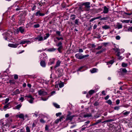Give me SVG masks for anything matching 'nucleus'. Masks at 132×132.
I'll return each mask as SVG.
<instances>
[{
  "mask_svg": "<svg viewBox=\"0 0 132 132\" xmlns=\"http://www.w3.org/2000/svg\"><path fill=\"white\" fill-rule=\"evenodd\" d=\"M3 35L4 36V37L5 39L6 40L8 37L10 38L12 36L13 33L11 31H8L7 32H5Z\"/></svg>",
  "mask_w": 132,
  "mask_h": 132,
  "instance_id": "f257e3e1",
  "label": "nucleus"
},
{
  "mask_svg": "<svg viewBox=\"0 0 132 132\" xmlns=\"http://www.w3.org/2000/svg\"><path fill=\"white\" fill-rule=\"evenodd\" d=\"M89 56V55L88 54L83 55L82 54H80L79 53L75 55V56L76 58L80 60L87 57Z\"/></svg>",
  "mask_w": 132,
  "mask_h": 132,
  "instance_id": "f03ea898",
  "label": "nucleus"
},
{
  "mask_svg": "<svg viewBox=\"0 0 132 132\" xmlns=\"http://www.w3.org/2000/svg\"><path fill=\"white\" fill-rule=\"evenodd\" d=\"M71 113L70 112H68V114L67 115L65 121H71L73 119V118L75 117L74 115H71Z\"/></svg>",
  "mask_w": 132,
  "mask_h": 132,
  "instance_id": "7ed1b4c3",
  "label": "nucleus"
},
{
  "mask_svg": "<svg viewBox=\"0 0 132 132\" xmlns=\"http://www.w3.org/2000/svg\"><path fill=\"white\" fill-rule=\"evenodd\" d=\"M38 94L40 96H45L47 94V92L45 91L43 89L38 90Z\"/></svg>",
  "mask_w": 132,
  "mask_h": 132,
  "instance_id": "20e7f679",
  "label": "nucleus"
},
{
  "mask_svg": "<svg viewBox=\"0 0 132 132\" xmlns=\"http://www.w3.org/2000/svg\"><path fill=\"white\" fill-rule=\"evenodd\" d=\"M90 3L89 2H86L84 3L82 5H84L85 6V7L86 11H89L90 9Z\"/></svg>",
  "mask_w": 132,
  "mask_h": 132,
  "instance_id": "39448f33",
  "label": "nucleus"
},
{
  "mask_svg": "<svg viewBox=\"0 0 132 132\" xmlns=\"http://www.w3.org/2000/svg\"><path fill=\"white\" fill-rule=\"evenodd\" d=\"M35 39L38 40L39 42L44 40L43 36L41 35L38 36L37 37L35 38Z\"/></svg>",
  "mask_w": 132,
  "mask_h": 132,
  "instance_id": "423d86ee",
  "label": "nucleus"
},
{
  "mask_svg": "<svg viewBox=\"0 0 132 132\" xmlns=\"http://www.w3.org/2000/svg\"><path fill=\"white\" fill-rule=\"evenodd\" d=\"M19 44H9L8 45V46L11 47L15 48L18 46Z\"/></svg>",
  "mask_w": 132,
  "mask_h": 132,
  "instance_id": "0eeeda50",
  "label": "nucleus"
},
{
  "mask_svg": "<svg viewBox=\"0 0 132 132\" xmlns=\"http://www.w3.org/2000/svg\"><path fill=\"white\" fill-rule=\"evenodd\" d=\"M20 92L18 89H17L16 90L13 92L12 95H15L17 94H20Z\"/></svg>",
  "mask_w": 132,
  "mask_h": 132,
  "instance_id": "6e6552de",
  "label": "nucleus"
},
{
  "mask_svg": "<svg viewBox=\"0 0 132 132\" xmlns=\"http://www.w3.org/2000/svg\"><path fill=\"white\" fill-rule=\"evenodd\" d=\"M109 11V9L106 6H105L104 7L103 12L101 13H103L105 14L107 13Z\"/></svg>",
  "mask_w": 132,
  "mask_h": 132,
  "instance_id": "1a4fd4ad",
  "label": "nucleus"
},
{
  "mask_svg": "<svg viewBox=\"0 0 132 132\" xmlns=\"http://www.w3.org/2000/svg\"><path fill=\"white\" fill-rule=\"evenodd\" d=\"M45 15V14L41 13L40 12V11H38L35 14L36 16L39 15L40 16H43Z\"/></svg>",
  "mask_w": 132,
  "mask_h": 132,
  "instance_id": "9d476101",
  "label": "nucleus"
},
{
  "mask_svg": "<svg viewBox=\"0 0 132 132\" xmlns=\"http://www.w3.org/2000/svg\"><path fill=\"white\" fill-rule=\"evenodd\" d=\"M18 30L21 33H23L24 32V29L23 27H21L18 28Z\"/></svg>",
  "mask_w": 132,
  "mask_h": 132,
  "instance_id": "9b49d317",
  "label": "nucleus"
},
{
  "mask_svg": "<svg viewBox=\"0 0 132 132\" xmlns=\"http://www.w3.org/2000/svg\"><path fill=\"white\" fill-rule=\"evenodd\" d=\"M17 116L20 119H22L24 120L25 119L24 115L23 114L21 113L18 115Z\"/></svg>",
  "mask_w": 132,
  "mask_h": 132,
  "instance_id": "f8f14e48",
  "label": "nucleus"
},
{
  "mask_svg": "<svg viewBox=\"0 0 132 132\" xmlns=\"http://www.w3.org/2000/svg\"><path fill=\"white\" fill-rule=\"evenodd\" d=\"M6 124H3V123H2V124L3 125V126H5L6 127H9V126H10V124L9 123V121L8 120H6Z\"/></svg>",
  "mask_w": 132,
  "mask_h": 132,
  "instance_id": "ddd939ff",
  "label": "nucleus"
},
{
  "mask_svg": "<svg viewBox=\"0 0 132 132\" xmlns=\"http://www.w3.org/2000/svg\"><path fill=\"white\" fill-rule=\"evenodd\" d=\"M61 62L60 60H58L56 62V64L54 66L55 68H57L60 66Z\"/></svg>",
  "mask_w": 132,
  "mask_h": 132,
  "instance_id": "4468645a",
  "label": "nucleus"
},
{
  "mask_svg": "<svg viewBox=\"0 0 132 132\" xmlns=\"http://www.w3.org/2000/svg\"><path fill=\"white\" fill-rule=\"evenodd\" d=\"M40 65L43 67H44L46 66V63L43 60L41 61L40 62Z\"/></svg>",
  "mask_w": 132,
  "mask_h": 132,
  "instance_id": "2eb2a0df",
  "label": "nucleus"
},
{
  "mask_svg": "<svg viewBox=\"0 0 132 132\" xmlns=\"http://www.w3.org/2000/svg\"><path fill=\"white\" fill-rule=\"evenodd\" d=\"M130 112L129 111H126L125 110L123 111L122 113L123 115L127 116L129 114Z\"/></svg>",
  "mask_w": 132,
  "mask_h": 132,
  "instance_id": "dca6fc26",
  "label": "nucleus"
},
{
  "mask_svg": "<svg viewBox=\"0 0 132 132\" xmlns=\"http://www.w3.org/2000/svg\"><path fill=\"white\" fill-rule=\"evenodd\" d=\"M50 36V34L49 33H46L44 36L43 39L44 40L47 39Z\"/></svg>",
  "mask_w": 132,
  "mask_h": 132,
  "instance_id": "f3484780",
  "label": "nucleus"
},
{
  "mask_svg": "<svg viewBox=\"0 0 132 132\" xmlns=\"http://www.w3.org/2000/svg\"><path fill=\"white\" fill-rule=\"evenodd\" d=\"M97 69L96 68H94L90 70V71L92 73H93L97 72Z\"/></svg>",
  "mask_w": 132,
  "mask_h": 132,
  "instance_id": "a211bd4d",
  "label": "nucleus"
},
{
  "mask_svg": "<svg viewBox=\"0 0 132 132\" xmlns=\"http://www.w3.org/2000/svg\"><path fill=\"white\" fill-rule=\"evenodd\" d=\"M110 28V27L109 26H107V25H105L104 26H102V28L105 29H109Z\"/></svg>",
  "mask_w": 132,
  "mask_h": 132,
  "instance_id": "6ab92c4d",
  "label": "nucleus"
},
{
  "mask_svg": "<svg viewBox=\"0 0 132 132\" xmlns=\"http://www.w3.org/2000/svg\"><path fill=\"white\" fill-rule=\"evenodd\" d=\"M114 62V61L113 60H111L109 62L107 63V64L109 65L110 64H112Z\"/></svg>",
  "mask_w": 132,
  "mask_h": 132,
  "instance_id": "aec40b11",
  "label": "nucleus"
},
{
  "mask_svg": "<svg viewBox=\"0 0 132 132\" xmlns=\"http://www.w3.org/2000/svg\"><path fill=\"white\" fill-rule=\"evenodd\" d=\"M53 105L56 108H60V105L56 103H53Z\"/></svg>",
  "mask_w": 132,
  "mask_h": 132,
  "instance_id": "412c9836",
  "label": "nucleus"
},
{
  "mask_svg": "<svg viewBox=\"0 0 132 132\" xmlns=\"http://www.w3.org/2000/svg\"><path fill=\"white\" fill-rule=\"evenodd\" d=\"M56 33L57 34V35L58 36H62V35L61 34V32L57 30L56 32Z\"/></svg>",
  "mask_w": 132,
  "mask_h": 132,
  "instance_id": "4be33fe9",
  "label": "nucleus"
},
{
  "mask_svg": "<svg viewBox=\"0 0 132 132\" xmlns=\"http://www.w3.org/2000/svg\"><path fill=\"white\" fill-rule=\"evenodd\" d=\"M26 132H30V128L28 126H26Z\"/></svg>",
  "mask_w": 132,
  "mask_h": 132,
  "instance_id": "5701e85b",
  "label": "nucleus"
},
{
  "mask_svg": "<svg viewBox=\"0 0 132 132\" xmlns=\"http://www.w3.org/2000/svg\"><path fill=\"white\" fill-rule=\"evenodd\" d=\"M106 102L110 105H111L112 104V102L111 100H109L107 101Z\"/></svg>",
  "mask_w": 132,
  "mask_h": 132,
  "instance_id": "b1692460",
  "label": "nucleus"
},
{
  "mask_svg": "<svg viewBox=\"0 0 132 132\" xmlns=\"http://www.w3.org/2000/svg\"><path fill=\"white\" fill-rule=\"evenodd\" d=\"M59 87L61 88L63 87L64 86V84L63 82H61L59 84Z\"/></svg>",
  "mask_w": 132,
  "mask_h": 132,
  "instance_id": "393cba45",
  "label": "nucleus"
},
{
  "mask_svg": "<svg viewBox=\"0 0 132 132\" xmlns=\"http://www.w3.org/2000/svg\"><path fill=\"white\" fill-rule=\"evenodd\" d=\"M95 92V91L94 90H90L89 92V93L90 95H92Z\"/></svg>",
  "mask_w": 132,
  "mask_h": 132,
  "instance_id": "a878e982",
  "label": "nucleus"
},
{
  "mask_svg": "<svg viewBox=\"0 0 132 132\" xmlns=\"http://www.w3.org/2000/svg\"><path fill=\"white\" fill-rule=\"evenodd\" d=\"M54 60H51V59L50 61V62L48 63V64L49 65H51L52 64L54 63Z\"/></svg>",
  "mask_w": 132,
  "mask_h": 132,
  "instance_id": "bb28decb",
  "label": "nucleus"
},
{
  "mask_svg": "<svg viewBox=\"0 0 132 132\" xmlns=\"http://www.w3.org/2000/svg\"><path fill=\"white\" fill-rule=\"evenodd\" d=\"M121 71L124 73H126L127 72V70L125 68H122L121 69Z\"/></svg>",
  "mask_w": 132,
  "mask_h": 132,
  "instance_id": "cd10ccee",
  "label": "nucleus"
},
{
  "mask_svg": "<svg viewBox=\"0 0 132 132\" xmlns=\"http://www.w3.org/2000/svg\"><path fill=\"white\" fill-rule=\"evenodd\" d=\"M56 50V49L54 48H50L48 49V51L50 52L54 51Z\"/></svg>",
  "mask_w": 132,
  "mask_h": 132,
  "instance_id": "c85d7f7f",
  "label": "nucleus"
},
{
  "mask_svg": "<svg viewBox=\"0 0 132 132\" xmlns=\"http://www.w3.org/2000/svg\"><path fill=\"white\" fill-rule=\"evenodd\" d=\"M62 46H60L58 48L57 50L60 53H61V50L62 49Z\"/></svg>",
  "mask_w": 132,
  "mask_h": 132,
  "instance_id": "c756f323",
  "label": "nucleus"
},
{
  "mask_svg": "<svg viewBox=\"0 0 132 132\" xmlns=\"http://www.w3.org/2000/svg\"><path fill=\"white\" fill-rule=\"evenodd\" d=\"M22 104H19L16 106V109H19L21 107Z\"/></svg>",
  "mask_w": 132,
  "mask_h": 132,
  "instance_id": "7c9ffc66",
  "label": "nucleus"
},
{
  "mask_svg": "<svg viewBox=\"0 0 132 132\" xmlns=\"http://www.w3.org/2000/svg\"><path fill=\"white\" fill-rule=\"evenodd\" d=\"M25 42L26 41L25 39L23 40L20 42L19 44H25V43H26Z\"/></svg>",
  "mask_w": 132,
  "mask_h": 132,
  "instance_id": "2f4dec72",
  "label": "nucleus"
},
{
  "mask_svg": "<svg viewBox=\"0 0 132 132\" xmlns=\"http://www.w3.org/2000/svg\"><path fill=\"white\" fill-rule=\"evenodd\" d=\"M51 96H48V97L47 98H46L45 97H41V100L43 101H46L47 100H48V98L50 97Z\"/></svg>",
  "mask_w": 132,
  "mask_h": 132,
  "instance_id": "473e14b6",
  "label": "nucleus"
},
{
  "mask_svg": "<svg viewBox=\"0 0 132 132\" xmlns=\"http://www.w3.org/2000/svg\"><path fill=\"white\" fill-rule=\"evenodd\" d=\"M127 65L128 64L127 63H122L121 64L122 66L123 67H127Z\"/></svg>",
  "mask_w": 132,
  "mask_h": 132,
  "instance_id": "72a5a7b5",
  "label": "nucleus"
},
{
  "mask_svg": "<svg viewBox=\"0 0 132 132\" xmlns=\"http://www.w3.org/2000/svg\"><path fill=\"white\" fill-rule=\"evenodd\" d=\"M130 21V20H124L121 21L123 23H128Z\"/></svg>",
  "mask_w": 132,
  "mask_h": 132,
  "instance_id": "f704fd0d",
  "label": "nucleus"
},
{
  "mask_svg": "<svg viewBox=\"0 0 132 132\" xmlns=\"http://www.w3.org/2000/svg\"><path fill=\"white\" fill-rule=\"evenodd\" d=\"M10 83L11 84H14L15 83V81L14 80H10L9 81Z\"/></svg>",
  "mask_w": 132,
  "mask_h": 132,
  "instance_id": "c9c22d12",
  "label": "nucleus"
},
{
  "mask_svg": "<svg viewBox=\"0 0 132 132\" xmlns=\"http://www.w3.org/2000/svg\"><path fill=\"white\" fill-rule=\"evenodd\" d=\"M34 100V98L33 97L32 98H31L29 100H28V101L30 103H33V101Z\"/></svg>",
  "mask_w": 132,
  "mask_h": 132,
  "instance_id": "e433bc0d",
  "label": "nucleus"
},
{
  "mask_svg": "<svg viewBox=\"0 0 132 132\" xmlns=\"http://www.w3.org/2000/svg\"><path fill=\"white\" fill-rule=\"evenodd\" d=\"M91 116V115L90 114H86L84 115V117L85 118H86L87 117H90Z\"/></svg>",
  "mask_w": 132,
  "mask_h": 132,
  "instance_id": "4c0bfd02",
  "label": "nucleus"
},
{
  "mask_svg": "<svg viewBox=\"0 0 132 132\" xmlns=\"http://www.w3.org/2000/svg\"><path fill=\"white\" fill-rule=\"evenodd\" d=\"M105 48H102V50L101 51H98V52H97V54H100V53H102L105 50Z\"/></svg>",
  "mask_w": 132,
  "mask_h": 132,
  "instance_id": "58836bf2",
  "label": "nucleus"
},
{
  "mask_svg": "<svg viewBox=\"0 0 132 132\" xmlns=\"http://www.w3.org/2000/svg\"><path fill=\"white\" fill-rule=\"evenodd\" d=\"M124 13L125 15H126L127 16H129L132 15V12H131L130 13H127L126 12H125Z\"/></svg>",
  "mask_w": 132,
  "mask_h": 132,
  "instance_id": "ea45409f",
  "label": "nucleus"
},
{
  "mask_svg": "<svg viewBox=\"0 0 132 132\" xmlns=\"http://www.w3.org/2000/svg\"><path fill=\"white\" fill-rule=\"evenodd\" d=\"M64 118V116L63 115L59 119L60 120V121H61L63 120V118Z\"/></svg>",
  "mask_w": 132,
  "mask_h": 132,
  "instance_id": "a19ab883",
  "label": "nucleus"
},
{
  "mask_svg": "<svg viewBox=\"0 0 132 132\" xmlns=\"http://www.w3.org/2000/svg\"><path fill=\"white\" fill-rule=\"evenodd\" d=\"M120 109V106H116L114 107V109L116 110H118Z\"/></svg>",
  "mask_w": 132,
  "mask_h": 132,
  "instance_id": "79ce46f5",
  "label": "nucleus"
},
{
  "mask_svg": "<svg viewBox=\"0 0 132 132\" xmlns=\"http://www.w3.org/2000/svg\"><path fill=\"white\" fill-rule=\"evenodd\" d=\"M117 28L118 29H120L122 28V26L121 24H118L117 25Z\"/></svg>",
  "mask_w": 132,
  "mask_h": 132,
  "instance_id": "37998d69",
  "label": "nucleus"
},
{
  "mask_svg": "<svg viewBox=\"0 0 132 132\" xmlns=\"http://www.w3.org/2000/svg\"><path fill=\"white\" fill-rule=\"evenodd\" d=\"M40 25L39 24H37L34 25V27L35 28H37L39 27Z\"/></svg>",
  "mask_w": 132,
  "mask_h": 132,
  "instance_id": "c03bdc74",
  "label": "nucleus"
},
{
  "mask_svg": "<svg viewBox=\"0 0 132 132\" xmlns=\"http://www.w3.org/2000/svg\"><path fill=\"white\" fill-rule=\"evenodd\" d=\"M107 122H110L113 121H114V119H109L107 120Z\"/></svg>",
  "mask_w": 132,
  "mask_h": 132,
  "instance_id": "a18cd8bd",
  "label": "nucleus"
},
{
  "mask_svg": "<svg viewBox=\"0 0 132 132\" xmlns=\"http://www.w3.org/2000/svg\"><path fill=\"white\" fill-rule=\"evenodd\" d=\"M36 6L35 5H34L32 8L31 10L32 11L36 9Z\"/></svg>",
  "mask_w": 132,
  "mask_h": 132,
  "instance_id": "49530a36",
  "label": "nucleus"
},
{
  "mask_svg": "<svg viewBox=\"0 0 132 132\" xmlns=\"http://www.w3.org/2000/svg\"><path fill=\"white\" fill-rule=\"evenodd\" d=\"M62 43L61 42H60L57 45V46L60 47L61 46H62Z\"/></svg>",
  "mask_w": 132,
  "mask_h": 132,
  "instance_id": "de8ad7c7",
  "label": "nucleus"
},
{
  "mask_svg": "<svg viewBox=\"0 0 132 132\" xmlns=\"http://www.w3.org/2000/svg\"><path fill=\"white\" fill-rule=\"evenodd\" d=\"M9 98H6L4 101L5 102V103H7L9 101Z\"/></svg>",
  "mask_w": 132,
  "mask_h": 132,
  "instance_id": "09e8293b",
  "label": "nucleus"
},
{
  "mask_svg": "<svg viewBox=\"0 0 132 132\" xmlns=\"http://www.w3.org/2000/svg\"><path fill=\"white\" fill-rule=\"evenodd\" d=\"M113 50L114 51H115L116 52H117L118 51H119V49L116 48H113Z\"/></svg>",
  "mask_w": 132,
  "mask_h": 132,
  "instance_id": "8fccbe9b",
  "label": "nucleus"
},
{
  "mask_svg": "<svg viewBox=\"0 0 132 132\" xmlns=\"http://www.w3.org/2000/svg\"><path fill=\"white\" fill-rule=\"evenodd\" d=\"M123 58V57L122 56H121L120 55L118 56V59L119 60H122Z\"/></svg>",
  "mask_w": 132,
  "mask_h": 132,
  "instance_id": "3c124183",
  "label": "nucleus"
},
{
  "mask_svg": "<svg viewBox=\"0 0 132 132\" xmlns=\"http://www.w3.org/2000/svg\"><path fill=\"white\" fill-rule=\"evenodd\" d=\"M120 101L119 99H118V100H117L116 101V104L117 105L119 104L120 103Z\"/></svg>",
  "mask_w": 132,
  "mask_h": 132,
  "instance_id": "603ef678",
  "label": "nucleus"
},
{
  "mask_svg": "<svg viewBox=\"0 0 132 132\" xmlns=\"http://www.w3.org/2000/svg\"><path fill=\"white\" fill-rule=\"evenodd\" d=\"M108 17H105L104 18H102L101 20H106L108 19Z\"/></svg>",
  "mask_w": 132,
  "mask_h": 132,
  "instance_id": "864d4df0",
  "label": "nucleus"
},
{
  "mask_svg": "<svg viewBox=\"0 0 132 132\" xmlns=\"http://www.w3.org/2000/svg\"><path fill=\"white\" fill-rule=\"evenodd\" d=\"M18 76L16 75H14V78L15 79H17L18 78Z\"/></svg>",
  "mask_w": 132,
  "mask_h": 132,
  "instance_id": "5fc2aeb1",
  "label": "nucleus"
},
{
  "mask_svg": "<svg viewBox=\"0 0 132 132\" xmlns=\"http://www.w3.org/2000/svg\"><path fill=\"white\" fill-rule=\"evenodd\" d=\"M56 39H57L58 40H59L61 39L63 40V38L62 37H61L60 38H59L57 37H56Z\"/></svg>",
  "mask_w": 132,
  "mask_h": 132,
  "instance_id": "6e6d98bb",
  "label": "nucleus"
},
{
  "mask_svg": "<svg viewBox=\"0 0 132 132\" xmlns=\"http://www.w3.org/2000/svg\"><path fill=\"white\" fill-rule=\"evenodd\" d=\"M79 20V19H77L75 20V23L76 24H78V21Z\"/></svg>",
  "mask_w": 132,
  "mask_h": 132,
  "instance_id": "4d7b16f0",
  "label": "nucleus"
},
{
  "mask_svg": "<svg viewBox=\"0 0 132 132\" xmlns=\"http://www.w3.org/2000/svg\"><path fill=\"white\" fill-rule=\"evenodd\" d=\"M99 104V103L98 102H96L94 103V105L95 106H97Z\"/></svg>",
  "mask_w": 132,
  "mask_h": 132,
  "instance_id": "13d9d810",
  "label": "nucleus"
},
{
  "mask_svg": "<svg viewBox=\"0 0 132 132\" xmlns=\"http://www.w3.org/2000/svg\"><path fill=\"white\" fill-rule=\"evenodd\" d=\"M24 98L22 97H20L19 99V101H21V102H22L24 100Z\"/></svg>",
  "mask_w": 132,
  "mask_h": 132,
  "instance_id": "bf43d9fd",
  "label": "nucleus"
},
{
  "mask_svg": "<svg viewBox=\"0 0 132 132\" xmlns=\"http://www.w3.org/2000/svg\"><path fill=\"white\" fill-rule=\"evenodd\" d=\"M75 15H74V14L71 15V17L74 16L72 18H71V19L72 20H73L75 19Z\"/></svg>",
  "mask_w": 132,
  "mask_h": 132,
  "instance_id": "052dcab7",
  "label": "nucleus"
},
{
  "mask_svg": "<svg viewBox=\"0 0 132 132\" xmlns=\"http://www.w3.org/2000/svg\"><path fill=\"white\" fill-rule=\"evenodd\" d=\"M61 114L62 113L61 112H59L57 113H56V115L57 117H58L61 115Z\"/></svg>",
  "mask_w": 132,
  "mask_h": 132,
  "instance_id": "680f3d73",
  "label": "nucleus"
},
{
  "mask_svg": "<svg viewBox=\"0 0 132 132\" xmlns=\"http://www.w3.org/2000/svg\"><path fill=\"white\" fill-rule=\"evenodd\" d=\"M132 31V26L129 27L127 30L128 31Z\"/></svg>",
  "mask_w": 132,
  "mask_h": 132,
  "instance_id": "e2e57ef3",
  "label": "nucleus"
},
{
  "mask_svg": "<svg viewBox=\"0 0 132 132\" xmlns=\"http://www.w3.org/2000/svg\"><path fill=\"white\" fill-rule=\"evenodd\" d=\"M59 121H60V120L59 119H57L55 121V122L56 123H58Z\"/></svg>",
  "mask_w": 132,
  "mask_h": 132,
  "instance_id": "0e129e2a",
  "label": "nucleus"
},
{
  "mask_svg": "<svg viewBox=\"0 0 132 132\" xmlns=\"http://www.w3.org/2000/svg\"><path fill=\"white\" fill-rule=\"evenodd\" d=\"M102 10H102V9H101V8H100V9H98L97 10V13H98V12H101V11H102Z\"/></svg>",
  "mask_w": 132,
  "mask_h": 132,
  "instance_id": "69168bd1",
  "label": "nucleus"
},
{
  "mask_svg": "<svg viewBox=\"0 0 132 132\" xmlns=\"http://www.w3.org/2000/svg\"><path fill=\"white\" fill-rule=\"evenodd\" d=\"M83 67H81L80 68L77 70V71H83V70H81V69L83 68Z\"/></svg>",
  "mask_w": 132,
  "mask_h": 132,
  "instance_id": "338daca9",
  "label": "nucleus"
},
{
  "mask_svg": "<svg viewBox=\"0 0 132 132\" xmlns=\"http://www.w3.org/2000/svg\"><path fill=\"white\" fill-rule=\"evenodd\" d=\"M9 104H7L5 105L4 107V108L5 109L9 107Z\"/></svg>",
  "mask_w": 132,
  "mask_h": 132,
  "instance_id": "774afa93",
  "label": "nucleus"
}]
</instances>
